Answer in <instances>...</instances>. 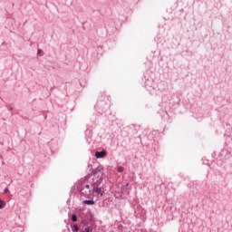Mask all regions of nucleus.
<instances>
[{
  "mask_svg": "<svg viewBox=\"0 0 232 232\" xmlns=\"http://www.w3.org/2000/svg\"><path fill=\"white\" fill-rule=\"evenodd\" d=\"M95 157H96V159H104V157H106V152L104 150L96 151Z\"/></svg>",
  "mask_w": 232,
  "mask_h": 232,
  "instance_id": "nucleus-3",
  "label": "nucleus"
},
{
  "mask_svg": "<svg viewBox=\"0 0 232 232\" xmlns=\"http://www.w3.org/2000/svg\"><path fill=\"white\" fill-rule=\"evenodd\" d=\"M85 190L84 191V188H82L81 192L82 193V195H88V193H90V185H85Z\"/></svg>",
  "mask_w": 232,
  "mask_h": 232,
  "instance_id": "nucleus-4",
  "label": "nucleus"
},
{
  "mask_svg": "<svg viewBox=\"0 0 232 232\" xmlns=\"http://www.w3.org/2000/svg\"><path fill=\"white\" fill-rule=\"evenodd\" d=\"M73 230H74V231H79V227H78L77 225H74V226H73Z\"/></svg>",
  "mask_w": 232,
  "mask_h": 232,
  "instance_id": "nucleus-9",
  "label": "nucleus"
},
{
  "mask_svg": "<svg viewBox=\"0 0 232 232\" xmlns=\"http://www.w3.org/2000/svg\"><path fill=\"white\" fill-rule=\"evenodd\" d=\"M102 179H104V172L100 169L94 170L92 174V182H94L96 186H99V184L102 182Z\"/></svg>",
  "mask_w": 232,
  "mask_h": 232,
  "instance_id": "nucleus-1",
  "label": "nucleus"
},
{
  "mask_svg": "<svg viewBox=\"0 0 232 232\" xmlns=\"http://www.w3.org/2000/svg\"><path fill=\"white\" fill-rule=\"evenodd\" d=\"M71 218L72 222H77V215L73 214Z\"/></svg>",
  "mask_w": 232,
  "mask_h": 232,
  "instance_id": "nucleus-8",
  "label": "nucleus"
},
{
  "mask_svg": "<svg viewBox=\"0 0 232 232\" xmlns=\"http://www.w3.org/2000/svg\"><path fill=\"white\" fill-rule=\"evenodd\" d=\"M117 171H118V173H122V171H124V167H122V166L117 167Z\"/></svg>",
  "mask_w": 232,
  "mask_h": 232,
  "instance_id": "nucleus-6",
  "label": "nucleus"
},
{
  "mask_svg": "<svg viewBox=\"0 0 232 232\" xmlns=\"http://www.w3.org/2000/svg\"><path fill=\"white\" fill-rule=\"evenodd\" d=\"M41 52H42V50L38 49L37 53L39 54V53H41Z\"/></svg>",
  "mask_w": 232,
  "mask_h": 232,
  "instance_id": "nucleus-11",
  "label": "nucleus"
},
{
  "mask_svg": "<svg viewBox=\"0 0 232 232\" xmlns=\"http://www.w3.org/2000/svg\"><path fill=\"white\" fill-rule=\"evenodd\" d=\"M83 204H86L87 206H93L95 204V201H93V199H86L83 200Z\"/></svg>",
  "mask_w": 232,
  "mask_h": 232,
  "instance_id": "nucleus-5",
  "label": "nucleus"
},
{
  "mask_svg": "<svg viewBox=\"0 0 232 232\" xmlns=\"http://www.w3.org/2000/svg\"><path fill=\"white\" fill-rule=\"evenodd\" d=\"M92 193H95L97 198H101L104 195V188L94 187L93 189H92Z\"/></svg>",
  "mask_w": 232,
  "mask_h": 232,
  "instance_id": "nucleus-2",
  "label": "nucleus"
},
{
  "mask_svg": "<svg viewBox=\"0 0 232 232\" xmlns=\"http://www.w3.org/2000/svg\"><path fill=\"white\" fill-rule=\"evenodd\" d=\"M5 206H6V203L0 199V209H4Z\"/></svg>",
  "mask_w": 232,
  "mask_h": 232,
  "instance_id": "nucleus-7",
  "label": "nucleus"
},
{
  "mask_svg": "<svg viewBox=\"0 0 232 232\" xmlns=\"http://www.w3.org/2000/svg\"><path fill=\"white\" fill-rule=\"evenodd\" d=\"M6 191H8V188H5V193H6Z\"/></svg>",
  "mask_w": 232,
  "mask_h": 232,
  "instance_id": "nucleus-12",
  "label": "nucleus"
},
{
  "mask_svg": "<svg viewBox=\"0 0 232 232\" xmlns=\"http://www.w3.org/2000/svg\"><path fill=\"white\" fill-rule=\"evenodd\" d=\"M82 232H90V227H85L83 230H82Z\"/></svg>",
  "mask_w": 232,
  "mask_h": 232,
  "instance_id": "nucleus-10",
  "label": "nucleus"
}]
</instances>
